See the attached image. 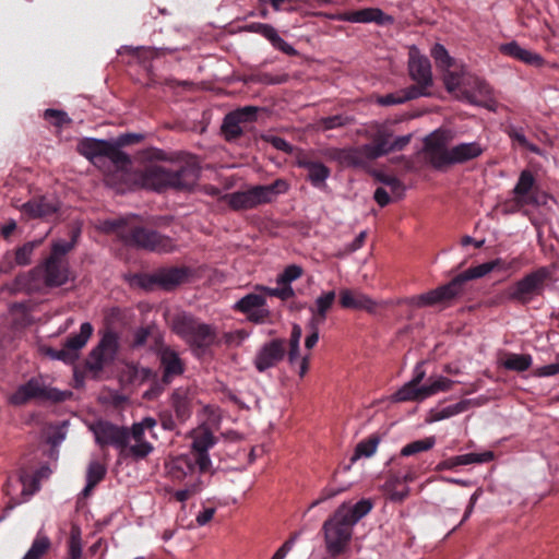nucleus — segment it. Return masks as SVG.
Returning a JSON list of instances; mask_svg holds the SVG:
<instances>
[{
  "mask_svg": "<svg viewBox=\"0 0 559 559\" xmlns=\"http://www.w3.org/2000/svg\"><path fill=\"white\" fill-rule=\"evenodd\" d=\"M200 175V168L194 160L173 164L169 167L150 164L139 174L138 180L143 188L154 191L166 189L189 190Z\"/></svg>",
  "mask_w": 559,
  "mask_h": 559,
  "instance_id": "obj_1",
  "label": "nucleus"
},
{
  "mask_svg": "<svg viewBox=\"0 0 559 559\" xmlns=\"http://www.w3.org/2000/svg\"><path fill=\"white\" fill-rule=\"evenodd\" d=\"M495 270V264L485 262L457 274L449 283L411 298L412 306L421 308L436 305H450L454 299L463 296L468 281L483 277Z\"/></svg>",
  "mask_w": 559,
  "mask_h": 559,
  "instance_id": "obj_2",
  "label": "nucleus"
},
{
  "mask_svg": "<svg viewBox=\"0 0 559 559\" xmlns=\"http://www.w3.org/2000/svg\"><path fill=\"white\" fill-rule=\"evenodd\" d=\"M109 224L127 247L153 252H170L175 248L170 237L126 218H119Z\"/></svg>",
  "mask_w": 559,
  "mask_h": 559,
  "instance_id": "obj_3",
  "label": "nucleus"
},
{
  "mask_svg": "<svg viewBox=\"0 0 559 559\" xmlns=\"http://www.w3.org/2000/svg\"><path fill=\"white\" fill-rule=\"evenodd\" d=\"M81 233V225L75 223L69 228V240L56 239L51 242L50 252L44 261V283L47 287H60L69 281L67 255L75 248Z\"/></svg>",
  "mask_w": 559,
  "mask_h": 559,
  "instance_id": "obj_4",
  "label": "nucleus"
},
{
  "mask_svg": "<svg viewBox=\"0 0 559 559\" xmlns=\"http://www.w3.org/2000/svg\"><path fill=\"white\" fill-rule=\"evenodd\" d=\"M288 189V182L280 178L270 185H258L245 191L228 193L224 199L234 211H246L273 202L277 195L286 193Z\"/></svg>",
  "mask_w": 559,
  "mask_h": 559,
  "instance_id": "obj_5",
  "label": "nucleus"
},
{
  "mask_svg": "<svg viewBox=\"0 0 559 559\" xmlns=\"http://www.w3.org/2000/svg\"><path fill=\"white\" fill-rule=\"evenodd\" d=\"M549 277L550 271L546 266L538 267L504 289L496 304L509 300L523 306L528 305L536 297L544 294L546 282Z\"/></svg>",
  "mask_w": 559,
  "mask_h": 559,
  "instance_id": "obj_6",
  "label": "nucleus"
},
{
  "mask_svg": "<svg viewBox=\"0 0 559 559\" xmlns=\"http://www.w3.org/2000/svg\"><path fill=\"white\" fill-rule=\"evenodd\" d=\"M174 331L190 346L202 350L212 346L217 338L213 325L203 323L190 314L178 316L174 320Z\"/></svg>",
  "mask_w": 559,
  "mask_h": 559,
  "instance_id": "obj_7",
  "label": "nucleus"
},
{
  "mask_svg": "<svg viewBox=\"0 0 559 559\" xmlns=\"http://www.w3.org/2000/svg\"><path fill=\"white\" fill-rule=\"evenodd\" d=\"M444 85L449 92H460L469 103H476L478 97H487L491 93L485 80L471 74L463 66L444 75Z\"/></svg>",
  "mask_w": 559,
  "mask_h": 559,
  "instance_id": "obj_8",
  "label": "nucleus"
},
{
  "mask_svg": "<svg viewBox=\"0 0 559 559\" xmlns=\"http://www.w3.org/2000/svg\"><path fill=\"white\" fill-rule=\"evenodd\" d=\"M343 509H336L322 526L325 547L331 557H337L346 549L353 534V525L345 519Z\"/></svg>",
  "mask_w": 559,
  "mask_h": 559,
  "instance_id": "obj_9",
  "label": "nucleus"
},
{
  "mask_svg": "<svg viewBox=\"0 0 559 559\" xmlns=\"http://www.w3.org/2000/svg\"><path fill=\"white\" fill-rule=\"evenodd\" d=\"M78 152L98 166V162L103 158H108L117 167H126L131 163L128 154L118 150L117 145L106 140H98L93 138H84L78 143Z\"/></svg>",
  "mask_w": 559,
  "mask_h": 559,
  "instance_id": "obj_10",
  "label": "nucleus"
},
{
  "mask_svg": "<svg viewBox=\"0 0 559 559\" xmlns=\"http://www.w3.org/2000/svg\"><path fill=\"white\" fill-rule=\"evenodd\" d=\"M408 74L415 84L409 88H415L418 97L430 96V87L433 85L431 63L426 56L420 55L416 47H412L408 52Z\"/></svg>",
  "mask_w": 559,
  "mask_h": 559,
  "instance_id": "obj_11",
  "label": "nucleus"
},
{
  "mask_svg": "<svg viewBox=\"0 0 559 559\" xmlns=\"http://www.w3.org/2000/svg\"><path fill=\"white\" fill-rule=\"evenodd\" d=\"M366 136L380 150L383 156L403 151L412 140V134L394 138V131L389 123L371 124L366 131Z\"/></svg>",
  "mask_w": 559,
  "mask_h": 559,
  "instance_id": "obj_12",
  "label": "nucleus"
},
{
  "mask_svg": "<svg viewBox=\"0 0 559 559\" xmlns=\"http://www.w3.org/2000/svg\"><path fill=\"white\" fill-rule=\"evenodd\" d=\"M95 436V441L100 448L114 447L120 450L121 454L128 455L130 442L129 428L115 425L107 420H98L90 426Z\"/></svg>",
  "mask_w": 559,
  "mask_h": 559,
  "instance_id": "obj_13",
  "label": "nucleus"
},
{
  "mask_svg": "<svg viewBox=\"0 0 559 559\" xmlns=\"http://www.w3.org/2000/svg\"><path fill=\"white\" fill-rule=\"evenodd\" d=\"M35 492V469L32 466L23 467L19 474L9 476L4 486V493L9 497L8 504L14 508L33 497Z\"/></svg>",
  "mask_w": 559,
  "mask_h": 559,
  "instance_id": "obj_14",
  "label": "nucleus"
},
{
  "mask_svg": "<svg viewBox=\"0 0 559 559\" xmlns=\"http://www.w3.org/2000/svg\"><path fill=\"white\" fill-rule=\"evenodd\" d=\"M536 189L537 183L533 173L528 169L522 170L513 188L514 197L503 204V211L506 213H514L526 205L537 204Z\"/></svg>",
  "mask_w": 559,
  "mask_h": 559,
  "instance_id": "obj_15",
  "label": "nucleus"
},
{
  "mask_svg": "<svg viewBox=\"0 0 559 559\" xmlns=\"http://www.w3.org/2000/svg\"><path fill=\"white\" fill-rule=\"evenodd\" d=\"M326 156L345 166L362 167L383 155L372 143H368L358 147L332 148L326 152Z\"/></svg>",
  "mask_w": 559,
  "mask_h": 559,
  "instance_id": "obj_16",
  "label": "nucleus"
},
{
  "mask_svg": "<svg viewBox=\"0 0 559 559\" xmlns=\"http://www.w3.org/2000/svg\"><path fill=\"white\" fill-rule=\"evenodd\" d=\"M119 348L118 335L114 331H106L98 344L91 350L86 367L91 371L98 372L104 366L111 362Z\"/></svg>",
  "mask_w": 559,
  "mask_h": 559,
  "instance_id": "obj_17",
  "label": "nucleus"
},
{
  "mask_svg": "<svg viewBox=\"0 0 559 559\" xmlns=\"http://www.w3.org/2000/svg\"><path fill=\"white\" fill-rule=\"evenodd\" d=\"M325 16L333 21L349 22V23H376L378 25H386L393 22V17L385 14L379 8H364L356 11H343L333 14H325Z\"/></svg>",
  "mask_w": 559,
  "mask_h": 559,
  "instance_id": "obj_18",
  "label": "nucleus"
},
{
  "mask_svg": "<svg viewBox=\"0 0 559 559\" xmlns=\"http://www.w3.org/2000/svg\"><path fill=\"white\" fill-rule=\"evenodd\" d=\"M94 328L90 322L80 326V332L67 337L62 348L57 352L56 357L64 362L73 364L80 355V350L86 345L93 335Z\"/></svg>",
  "mask_w": 559,
  "mask_h": 559,
  "instance_id": "obj_19",
  "label": "nucleus"
},
{
  "mask_svg": "<svg viewBox=\"0 0 559 559\" xmlns=\"http://www.w3.org/2000/svg\"><path fill=\"white\" fill-rule=\"evenodd\" d=\"M286 355V342L283 338H274L263 344L254 357V367L259 372H264L275 367Z\"/></svg>",
  "mask_w": 559,
  "mask_h": 559,
  "instance_id": "obj_20",
  "label": "nucleus"
},
{
  "mask_svg": "<svg viewBox=\"0 0 559 559\" xmlns=\"http://www.w3.org/2000/svg\"><path fill=\"white\" fill-rule=\"evenodd\" d=\"M197 468L198 463L191 454H181L165 463L166 474L173 481L200 479L195 474Z\"/></svg>",
  "mask_w": 559,
  "mask_h": 559,
  "instance_id": "obj_21",
  "label": "nucleus"
},
{
  "mask_svg": "<svg viewBox=\"0 0 559 559\" xmlns=\"http://www.w3.org/2000/svg\"><path fill=\"white\" fill-rule=\"evenodd\" d=\"M216 443L214 435L205 429L197 433L192 440L191 452L198 463V469L200 473H206L212 467V462L209 456V450Z\"/></svg>",
  "mask_w": 559,
  "mask_h": 559,
  "instance_id": "obj_22",
  "label": "nucleus"
},
{
  "mask_svg": "<svg viewBox=\"0 0 559 559\" xmlns=\"http://www.w3.org/2000/svg\"><path fill=\"white\" fill-rule=\"evenodd\" d=\"M484 147L478 142L460 143L444 152L440 162V169L447 166L464 164L478 158L484 153Z\"/></svg>",
  "mask_w": 559,
  "mask_h": 559,
  "instance_id": "obj_23",
  "label": "nucleus"
},
{
  "mask_svg": "<svg viewBox=\"0 0 559 559\" xmlns=\"http://www.w3.org/2000/svg\"><path fill=\"white\" fill-rule=\"evenodd\" d=\"M452 131L438 129L425 139L427 156L435 168L440 169V162L443 156L442 154L444 152H449V148H447L445 145L452 140Z\"/></svg>",
  "mask_w": 559,
  "mask_h": 559,
  "instance_id": "obj_24",
  "label": "nucleus"
},
{
  "mask_svg": "<svg viewBox=\"0 0 559 559\" xmlns=\"http://www.w3.org/2000/svg\"><path fill=\"white\" fill-rule=\"evenodd\" d=\"M296 164L298 167L308 170L307 179L313 187L322 189L326 186L325 181L330 177L331 170L324 164L313 160L308 154L305 153L298 154Z\"/></svg>",
  "mask_w": 559,
  "mask_h": 559,
  "instance_id": "obj_25",
  "label": "nucleus"
},
{
  "mask_svg": "<svg viewBox=\"0 0 559 559\" xmlns=\"http://www.w3.org/2000/svg\"><path fill=\"white\" fill-rule=\"evenodd\" d=\"M247 29L252 33L260 34L266 38L272 46L284 52L287 56H297L298 51L288 43H286L277 33V31L270 24L265 23H251L247 25Z\"/></svg>",
  "mask_w": 559,
  "mask_h": 559,
  "instance_id": "obj_26",
  "label": "nucleus"
},
{
  "mask_svg": "<svg viewBox=\"0 0 559 559\" xmlns=\"http://www.w3.org/2000/svg\"><path fill=\"white\" fill-rule=\"evenodd\" d=\"M340 305L345 309L365 310L370 313L374 312L377 308L376 301H373L368 295L349 288L341 289Z\"/></svg>",
  "mask_w": 559,
  "mask_h": 559,
  "instance_id": "obj_27",
  "label": "nucleus"
},
{
  "mask_svg": "<svg viewBox=\"0 0 559 559\" xmlns=\"http://www.w3.org/2000/svg\"><path fill=\"white\" fill-rule=\"evenodd\" d=\"M160 366L163 368V382L169 384L175 377L181 376L185 371V365L177 352L165 347L159 354Z\"/></svg>",
  "mask_w": 559,
  "mask_h": 559,
  "instance_id": "obj_28",
  "label": "nucleus"
},
{
  "mask_svg": "<svg viewBox=\"0 0 559 559\" xmlns=\"http://www.w3.org/2000/svg\"><path fill=\"white\" fill-rule=\"evenodd\" d=\"M68 421H62L58 425H48L43 429V438L49 450L47 455L50 460L57 461L59 455L58 447L63 442L67 436Z\"/></svg>",
  "mask_w": 559,
  "mask_h": 559,
  "instance_id": "obj_29",
  "label": "nucleus"
},
{
  "mask_svg": "<svg viewBox=\"0 0 559 559\" xmlns=\"http://www.w3.org/2000/svg\"><path fill=\"white\" fill-rule=\"evenodd\" d=\"M129 432L130 439L132 438L135 443L128 445V455L135 460H143L153 452L154 447L144 439L145 430L139 423H134L131 429H129Z\"/></svg>",
  "mask_w": 559,
  "mask_h": 559,
  "instance_id": "obj_30",
  "label": "nucleus"
},
{
  "mask_svg": "<svg viewBox=\"0 0 559 559\" xmlns=\"http://www.w3.org/2000/svg\"><path fill=\"white\" fill-rule=\"evenodd\" d=\"M335 297L336 294L334 290L323 292L316 299L314 305L309 307V311L311 312L309 321L322 325L335 302Z\"/></svg>",
  "mask_w": 559,
  "mask_h": 559,
  "instance_id": "obj_31",
  "label": "nucleus"
},
{
  "mask_svg": "<svg viewBox=\"0 0 559 559\" xmlns=\"http://www.w3.org/2000/svg\"><path fill=\"white\" fill-rule=\"evenodd\" d=\"M170 406L176 414V419L179 423H185L192 414L188 390L185 388L175 389L170 396Z\"/></svg>",
  "mask_w": 559,
  "mask_h": 559,
  "instance_id": "obj_32",
  "label": "nucleus"
},
{
  "mask_svg": "<svg viewBox=\"0 0 559 559\" xmlns=\"http://www.w3.org/2000/svg\"><path fill=\"white\" fill-rule=\"evenodd\" d=\"M62 214L60 202L55 195L37 198V219L58 222L62 219Z\"/></svg>",
  "mask_w": 559,
  "mask_h": 559,
  "instance_id": "obj_33",
  "label": "nucleus"
},
{
  "mask_svg": "<svg viewBox=\"0 0 559 559\" xmlns=\"http://www.w3.org/2000/svg\"><path fill=\"white\" fill-rule=\"evenodd\" d=\"M493 452L467 453L449 457L438 465L439 469H452L456 466L468 465L473 463H487L493 460Z\"/></svg>",
  "mask_w": 559,
  "mask_h": 559,
  "instance_id": "obj_34",
  "label": "nucleus"
},
{
  "mask_svg": "<svg viewBox=\"0 0 559 559\" xmlns=\"http://www.w3.org/2000/svg\"><path fill=\"white\" fill-rule=\"evenodd\" d=\"M499 50L501 53L527 64H539L542 62V58L538 55L522 48L516 41L502 44Z\"/></svg>",
  "mask_w": 559,
  "mask_h": 559,
  "instance_id": "obj_35",
  "label": "nucleus"
},
{
  "mask_svg": "<svg viewBox=\"0 0 559 559\" xmlns=\"http://www.w3.org/2000/svg\"><path fill=\"white\" fill-rule=\"evenodd\" d=\"M159 276V287L171 290L188 277V271L183 267H170L157 271Z\"/></svg>",
  "mask_w": 559,
  "mask_h": 559,
  "instance_id": "obj_36",
  "label": "nucleus"
},
{
  "mask_svg": "<svg viewBox=\"0 0 559 559\" xmlns=\"http://www.w3.org/2000/svg\"><path fill=\"white\" fill-rule=\"evenodd\" d=\"M373 508L370 499H361L353 507L346 503L341 504L337 509H343L345 519L354 526L360 519L366 516Z\"/></svg>",
  "mask_w": 559,
  "mask_h": 559,
  "instance_id": "obj_37",
  "label": "nucleus"
},
{
  "mask_svg": "<svg viewBox=\"0 0 559 559\" xmlns=\"http://www.w3.org/2000/svg\"><path fill=\"white\" fill-rule=\"evenodd\" d=\"M430 53L436 66L444 72V75L454 72L460 68L457 67L455 59L449 55L445 47L441 44H435Z\"/></svg>",
  "mask_w": 559,
  "mask_h": 559,
  "instance_id": "obj_38",
  "label": "nucleus"
},
{
  "mask_svg": "<svg viewBox=\"0 0 559 559\" xmlns=\"http://www.w3.org/2000/svg\"><path fill=\"white\" fill-rule=\"evenodd\" d=\"M415 88H409L408 86L402 90H399L394 93H389L377 98V103L381 106H393L404 104L408 100L419 98Z\"/></svg>",
  "mask_w": 559,
  "mask_h": 559,
  "instance_id": "obj_39",
  "label": "nucleus"
},
{
  "mask_svg": "<svg viewBox=\"0 0 559 559\" xmlns=\"http://www.w3.org/2000/svg\"><path fill=\"white\" fill-rule=\"evenodd\" d=\"M266 306V298L264 293H250L240 298L234 306V309L240 313L248 314L249 312Z\"/></svg>",
  "mask_w": 559,
  "mask_h": 559,
  "instance_id": "obj_40",
  "label": "nucleus"
},
{
  "mask_svg": "<svg viewBox=\"0 0 559 559\" xmlns=\"http://www.w3.org/2000/svg\"><path fill=\"white\" fill-rule=\"evenodd\" d=\"M11 314L15 328H24L33 322V305L19 302L12 306Z\"/></svg>",
  "mask_w": 559,
  "mask_h": 559,
  "instance_id": "obj_41",
  "label": "nucleus"
},
{
  "mask_svg": "<svg viewBox=\"0 0 559 559\" xmlns=\"http://www.w3.org/2000/svg\"><path fill=\"white\" fill-rule=\"evenodd\" d=\"M502 366L508 370L523 372L532 366V357L528 354L508 353Z\"/></svg>",
  "mask_w": 559,
  "mask_h": 559,
  "instance_id": "obj_42",
  "label": "nucleus"
},
{
  "mask_svg": "<svg viewBox=\"0 0 559 559\" xmlns=\"http://www.w3.org/2000/svg\"><path fill=\"white\" fill-rule=\"evenodd\" d=\"M472 405V400H462L456 404L431 412V421H439L466 412Z\"/></svg>",
  "mask_w": 559,
  "mask_h": 559,
  "instance_id": "obj_43",
  "label": "nucleus"
},
{
  "mask_svg": "<svg viewBox=\"0 0 559 559\" xmlns=\"http://www.w3.org/2000/svg\"><path fill=\"white\" fill-rule=\"evenodd\" d=\"M425 399L426 394L423 391V385L417 386L411 382L405 383L393 394V401L395 402L424 401Z\"/></svg>",
  "mask_w": 559,
  "mask_h": 559,
  "instance_id": "obj_44",
  "label": "nucleus"
},
{
  "mask_svg": "<svg viewBox=\"0 0 559 559\" xmlns=\"http://www.w3.org/2000/svg\"><path fill=\"white\" fill-rule=\"evenodd\" d=\"M241 124L231 111L227 114L222 124V132L225 139L231 142L240 138L243 133Z\"/></svg>",
  "mask_w": 559,
  "mask_h": 559,
  "instance_id": "obj_45",
  "label": "nucleus"
},
{
  "mask_svg": "<svg viewBox=\"0 0 559 559\" xmlns=\"http://www.w3.org/2000/svg\"><path fill=\"white\" fill-rule=\"evenodd\" d=\"M379 442L380 438L377 435H371L368 438L360 441L356 445L355 453L352 456L350 462L354 463L361 456L370 457L371 455H373Z\"/></svg>",
  "mask_w": 559,
  "mask_h": 559,
  "instance_id": "obj_46",
  "label": "nucleus"
},
{
  "mask_svg": "<svg viewBox=\"0 0 559 559\" xmlns=\"http://www.w3.org/2000/svg\"><path fill=\"white\" fill-rule=\"evenodd\" d=\"M436 444V438L433 436L425 439L416 440L404 445L401 450V456H411L419 452L429 451Z\"/></svg>",
  "mask_w": 559,
  "mask_h": 559,
  "instance_id": "obj_47",
  "label": "nucleus"
},
{
  "mask_svg": "<svg viewBox=\"0 0 559 559\" xmlns=\"http://www.w3.org/2000/svg\"><path fill=\"white\" fill-rule=\"evenodd\" d=\"M33 397H35V378H31L25 384L19 386L10 396V402L13 405H22Z\"/></svg>",
  "mask_w": 559,
  "mask_h": 559,
  "instance_id": "obj_48",
  "label": "nucleus"
},
{
  "mask_svg": "<svg viewBox=\"0 0 559 559\" xmlns=\"http://www.w3.org/2000/svg\"><path fill=\"white\" fill-rule=\"evenodd\" d=\"M400 476H391L386 483L385 488L389 492L390 499L394 502L403 501L409 492V489L406 485L399 484Z\"/></svg>",
  "mask_w": 559,
  "mask_h": 559,
  "instance_id": "obj_49",
  "label": "nucleus"
},
{
  "mask_svg": "<svg viewBox=\"0 0 559 559\" xmlns=\"http://www.w3.org/2000/svg\"><path fill=\"white\" fill-rule=\"evenodd\" d=\"M72 396L71 391H60L56 388L39 386L37 384V400H47L52 403H60Z\"/></svg>",
  "mask_w": 559,
  "mask_h": 559,
  "instance_id": "obj_50",
  "label": "nucleus"
},
{
  "mask_svg": "<svg viewBox=\"0 0 559 559\" xmlns=\"http://www.w3.org/2000/svg\"><path fill=\"white\" fill-rule=\"evenodd\" d=\"M203 484L201 479L187 480L182 489L174 492V498L178 502H185L202 490Z\"/></svg>",
  "mask_w": 559,
  "mask_h": 559,
  "instance_id": "obj_51",
  "label": "nucleus"
},
{
  "mask_svg": "<svg viewBox=\"0 0 559 559\" xmlns=\"http://www.w3.org/2000/svg\"><path fill=\"white\" fill-rule=\"evenodd\" d=\"M454 384V381L445 378V377H438L433 381H431L428 384L423 385V391L426 394V399L429 396H432L437 394L438 392H447L452 389Z\"/></svg>",
  "mask_w": 559,
  "mask_h": 559,
  "instance_id": "obj_52",
  "label": "nucleus"
},
{
  "mask_svg": "<svg viewBox=\"0 0 559 559\" xmlns=\"http://www.w3.org/2000/svg\"><path fill=\"white\" fill-rule=\"evenodd\" d=\"M282 287L276 288H270L263 285H257L255 290H259L261 293H264L265 295L277 297L282 300H288L295 296V290L290 285L287 284H280Z\"/></svg>",
  "mask_w": 559,
  "mask_h": 559,
  "instance_id": "obj_53",
  "label": "nucleus"
},
{
  "mask_svg": "<svg viewBox=\"0 0 559 559\" xmlns=\"http://www.w3.org/2000/svg\"><path fill=\"white\" fill-rule=\"evenodd\" d=\"M508 135L510 139L514 142H516L520 146L526 148L531 153L534 154H540V148L531 142L527 141L526 136L524 135L522 129H518L515 127H509L507 130Z\"/></svg>",
  "mask_w": 559,
  "mask_h": 559,
  "instance_id": "obj_54",
  "label": "nucleus"
},
{
  "mask_svg": "<svg viewBox=\"0 0 559 559\" xmlns=\"http://www.w3.org/2000/svg\"><path fill=\"white\" fill-rule=\"evenodd\" d=\"M301 334L302 330L300 325L294 324L289 337V350H286L290 364H294L299 358V344Z\"/></svg>",
  "mask_w": 559,
  "mask_h": 559,
  "instance_id": "obj_55",
  "label": "nucleus"
},
{
  "mask_svg": "<svg viewBox=\"0 0 559 559\" xmlns=\"http://www.w3.org/2000/svg\"><path fill=\"white\" fill-rule=\"evenodd\" d=\"M107 468L104 464L92 461L88 464L86 472V481L91 483L92 486H97L106 476Z\"/></svg>",
  "mask_w": 559,
  "mask_h": 559,
  "instance_id": "obj_56",
  "label": "nucleus"
},
{
  "mask_svg": "<svg viewBox=\"0 0 559 559\" xmlns=\"http://www.w3.org/2000/svg\"><path fill=\"white\" fill-rule=\"evenodd\" d=\"M377 179L388 186L391 190V193L396 198H402L404 195L405 186L404 183L397 179L394 176L385 175V174H379L377 176Z\"/></svg>",
  "mask_w": 559,
  "mask_h": 559,
  "instance_id": "obj_57",
  "label": "nucleus"
},
{
  "mask_svg": "<svg viewBox=\"0 0 559 559\" xmlns=\"http://www.w3.org/2000/svg\"><path fill=\"white\" fill-rule=\"evenodd\" d=\"M35 251V241H28L15 251V263L20 266L27 265L32 262Z\"/></svg>",
  "mask_w": 559,
  "mask_h": 559,
  "instance_id": "obj_58",
  "label": "nucleus"
},
{
  "mask_svg": "<svg viewBox=\"0 0 559 559\" xmlns=\"http://www.w3.org/2000/svg\"><path fill=\"white\" fill-rule=\"evenodd\" d=\"M259 111H260V108L257 106H245V107L238 108L231 112L238 119L239 122L245 124V123L255 121Z\"/></svg>",
  "mask_w": 559,
  "mask_h": 559,
  "instance_id": "obj_59",
  "label": "nucleus"
},
{
  "mask_svg": "<svg viewBox=\"0 0 559 559\" xmlns=\"http://www.w3.org/2000/svg\"><path fill=\"white\" fill-rule=\"evenodd\" d=\"M302 267L296 264H292L285 267L276 280L277 284L290 285L292 282L296 281L302 275Z\"/></svg>",
  "mask_w": 559,
  "mask_h": 559,
  "instance_id": "obj_60",
  "label": "nucleus"
},
{
  "mask_svg": "<svg viewBox=\"0 0 559 559\" xmlns=\"http://www.w3.org/2000/svg\"><path fill=\"white\" fill-rule=\"evenodd\" d=\"M350 119L347 116L334 115L322 118L319 122L323 130H332L348 124Z\"/></svg>",
  "mask_w": 559,
  "mask_h": 559,
  "instance_id": "obj_61",
  "label": "nucleus"
},
{
  "mask_svg": "<svg viewBox=\"0 0 559 559\" xmlns=\"http://www.w3.org/2000/svg\"><path fill=\"white\" fill-rule=\"evenodd\" d=\"M44 119L55 127H61L70 122L67 112L58 109H47L44 112Z\"/></svg>",
  "mask_w": 559,
  "mask_h": 559,
  "instance_id": "obj_62",
  "label": "nucleus"
},
{
  "mask_svg": "<svg viewBox=\"0 0 559 559\" xmlns=\"http://www.w3.org/2000/svg\"><path fill=\"white\" fill-rule=\"evenodd\" d=\"M17 289L32 292L35 288V269L28 271L27 274H21L15 278Z\"/></svg>",
  "mask_w": 559,
  "mask_h": 559,
  "instance_id": "obj_63",
  "label": "nucleus"
},
{
  "mask_svg": "<svg viewBox=\"0 0 559 559\" xmlns=\"http://www.w3.org/2000/svg\"><path fill=\"white\" fill-rule=\"evenodd\" d=\"M264 140L265 142L270 143L274 148L282 151L286 154H293L295 151V147L281 136L265 135Z\"/></svg>",
  "mask_w": 559,
  "mask_h": 559,
  "instance_id": "obj_64",
  "label": "nucleus"
}]
</instances>
